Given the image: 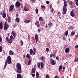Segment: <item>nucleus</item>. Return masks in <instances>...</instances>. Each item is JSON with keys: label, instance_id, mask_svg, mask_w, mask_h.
<instances>
[{"label": "nucleus", "instance_id": "f257e3e1", "mask_svg": "<svg viewBox=\"0 0 78 78\" xmlns=\"http://www.w3.org/2000/svg\"><path fill=\"white\" fill-rule=\"evenodd\" d=\"M16 68L17 69L16 72L19 74L22 73V66L21 64L20 63H17L16 64Z\"/></svg>", "mask_w": 78, "mask_h": 78}, {"label": "nucleus", "instance_id": "f03ea898", "mask_svg": "<svg viewBox=\"0 0 78 78\" xmlns=\"http://www.w3.org/2000/svg\"><path fill=\"white\" fill-rule=\"evenodd\" d=\"M7 59L5 61V65L4 66V68H5L6 67V66L7 65V63L9 64H10L11 63V61H12V58L9 55L7 57Z\"/></svg>", "mask_w": 78, "mask_h": 78}, {"label": "nucleus", "instance_id": "7ed1b4c3", "mask_svg": "<svg viewBox=\"0 0 78 78\" xmlns=\"http://www.w3.org/2000/svg\"><path fill=\"white\" fill-rule=\"evenodd\" d=\"M64 6L63 8V12L62 14L63 15L66 14V13L67 12V9L66 8L67 7V1H65L64 2Z\"/></svg>", "mask_w": 78, "mask_h": 78}, {"label": "nucleus", "instance_id": "20e7f679", "mask_svg": "<svg viewBox=\"0 0 78 78\" xmlns=\"http://www.w3.org/2000/svg\"><path fill=\"white\" fill-rule=\"evenodd\" d=\"M14 5H11L10 7V8L9 10V12H10V11H12V10H13V9H14Z\"/></svg>", "mask_w": 78, "mask_h": 78}, {"label": "nucleus", "instance_id": "39448f33", "mask_svg": "<svg viewBox=\"0 0 78 78\" xmlns=\"http://www.w3.org/2000/svg\"><path fill=\"white\" fill-rule=\"evenodd\" d=\"M15 6L16 8H17V7H20V2H19L17 1L16 2Z\"/></svg>", "mask_w": 78, "mask_h": 78}, {"label": "nucleus", "instance_id": "423d86ee", "mask_svg": "<svg viewBox=\"0 0 78 78\" xmlns=\"http://www.w3.org/2000/svg\"><path fill=\"white\" fill-rule=\"evenodd\" d=\"M9 28V25H4V29L5 30H7Z\"/></svg>", "mask_w": 78, "mask_h": 78}, {"label": "nucleus", "instance_id": "0eeeda50", "mask_svg": "<svg viewBox=\"0 0 78 78\" xmlns=\"http://www.w3.org/2000/svg\"><path fill=\"white\" fill-rule=\"evenodd\" d=\"M70 15L72 17H75V13L73 11H71V12Z\"/></svg>", "mask_w": 78, "mask_h": 78}, {"label": "nucleus", "instance_id": "6e6552de", "mask_svg": "<svg viewBox=\"0 0 78 78\" xmlns=\"http://www.w3.org/2000/svg\"><path fill=\"white\" fill-rule=\"evenodd\" d=\"M9 53L10 55H14V52L13 51H12V50H10L9 51Z\"/></svg>", "mask_w": 78, "mask_h": 78}, {"label": "nucleus", "instance_id": "1a4fd4ad", "mask_svg": "<svg viewBox=\"0 0 78 78\" xmlns=\"http://www.w3.org/2000/svg\"><path fill=\"white\" fill-rule=\"evenodd\" d=\"M51 64L52 65H55L56 64V62L54 60H53L51 62Z\"/></svg>", "mask_w": 78, "mask_h": 78}, {"label": "nucleus", "instance_id": "9d476101", "mask_svg": "<svg viewBox=\"0 0 78 78\" xmlns=\"http://www.w3.org/2000/svg\"><path fill=\"white\" fill-rule=\"evenodd\" d=\"M17 78H22V76L21 74H17Z\"/></svg>", "mask_w": 78, "mask_h": 78}, {"label": "nucleus", "instance_id": "9b49d317", "mask_svg": "<svg viewBox=\"0 0 78 78\" xmlns=\"http://www.w3.org/2000/svg\"><path fill=\"white\" fill-rule=\"evenodd\" d=\"M69 51V48H67L65 49V52L66 53H68Z\"/></svg>", "mask_w": 78, "mask_h": 78}, {"label": "nucleus", "instance_id": "f8f14e48", "mask_svg": "<svg viewBox=\"0 0 78 78\" xmlns=\"http://www.w3.org/2000/svg\"><path fill=\"white\" fill-rule=\"evenodd\" d=\"M3 28V23H2L1 22L0 23V29L2 30Z\"/></svg>", "mask_w": 78, "mask_h": 78}, {"label": "nucleus", "instance_id": "ddd939ff", "mask_svg": "<svg viewBox=\"0 0 78 78\" xmlns=\"http://www.w3.org/2000/svg\"><path fill=\"white\" fill-rule=\"evenodd\" d=\"M12 34V35L14 36V37H16V33H15L14 32V31H12V32L11 33Z\"/></svg>", "mask_w": 78, "mask_h": 78}, {"label": "nucleus", "instance_id": "4468645a", "mask_svg": "<svg viewBox=\"0 0 78 78\" xmlns=\"http://www.w3.org/2000/svg\"><path fill=\"white\" fill-rule=\"evenodd\" d=\"M30 22V20H26L24 21V23H29Z\"/></svg>", "mask_w": 78, "mask_h": 78}, {"label": "nucleus", "instance_id": "2eb2a0df", "mask_svg": "<svg viewBox=\"0 0 78 78\" xmlns=\"http://www.w3.org/2000/svg\"><path fill=\"white\" fill-rule=\"evenodd\" d=\"M17 22H20V18H16L15 20Z\"/></svg>", "mask_w": 78, "mask_h": 78}, {"label": "nucleus", "instance_id": "dca6fc26", "mask_svg": "<svg viewBox=\"0 0 78 78\" xmlns=\"http://www.w3.org/2000/svg\"><path fill=\"white\" fill-rule=\"evenodd\" d=\"M48 25L49 26V28H50L51 26L53 25V23H51L50 22L48 24Z\"/></svg>", "mask_w": 78, "mask_h": 78}, {"label": "nucleus", "instance_id": "f3484780", "mask_svg": "<svg viewBox=\"0 0 78 78\" xmlns=\"http://www.w3.org/2000/svg\"><path fill=\"white\" fill-rule=\"evenodd\" d=\"M41 68H42L44 67V64L43 62H40Z\"/></svg>", "mask_w": 78, "mask_h": 78}, {"label": "nucleus", "instance_id": "a211bd4d", "mask_svg": "<svg viewBox=\"0 0 78 78\" xmlns=\"http://www.w3.org/2000/svg\"><path fill=\"white\" fill-rule=\"evenodd\" d=\"M26 57L29 58V59H30L31 58L30 55L29 54H27V55H26Z\"/></svg>", "mask_w": 78, "mask_h": 78}, {"label": "nucleus", "instance_id": "6ab92c4d", "mask_svg": "<svg viewBox=\"0 0 78 78\" xmlns=\"http://www.w3.org/2000/svg\"><path fill=\"white\" fill-rule=\"evenodd\" d=\"M6 41H7L10 43H11L12 42V39H6Z\"/></svg>", "mask_w": 78, "mask_h": 78}, {"label": "nucleus", "instance_id": "aec40b11", "mask_svg": "<svg viewBox=\"0 0 78 78\" xmlns=\"http://www.w3.org/2000/svg\"><path fill=\"white\" fill-rule=\"evenodd\" d=\"M32 72L33 73H34L36 72V68H32Z\"/></svg>", "mask_w": 78, "mask_h": 78}, {"label": "nucleus", "instance_id": "412c9836", "mask_svg": "<svg viewBox=\"0 0 78 78\" xmlns=\"http://www.w3.org/2000/svg\"><path fill=\"white\" fill-rule=\"evenodd\" d=\"M35 24L36 25H37V27H39V23L38 22V21L36 22Z\"/></svg>", "mask_w": 78, "mask_h": 78}, {"label": "nucleus", "instance_id": "4be33fe9", "mask_svg": "<svg viewBox=\"0 0 78 78\" xmlns=\"http://www.w3.org/2000/svg\"><path fill=\"white\" fill-rule=\"evenodd\" d=\"M39 21L40 22H41V21H43V20H44V19H43V18H42V17H40L39 18Z\"/></svg>", "mask_w": 78, "mask_h": 78}, {"label": "nucleus", "instance_id": "5701e85b", "mask_svg": "<svg viewBox=\"0 0 78 78\" xmlns=\"http://www.w3.org/2000/svg\"><path fill=\"white\" fill-rule=\"evenodd\" d=\"M37 66L38 68H40L41 66V63L40 62H37Z\"/></svg>", "mask_w": 78, "mask_h": 78}, {"label": "nucleus", "instance_id": "b1692460", "mask_svg": "<svg viewBox=\"0 0 78 78\" xmlns=\"http://www.w3.org/2000/svg\"><path fill=\"white\" fill-rule=\"evenodd\" d=\"M30 55H32L33 53V50L32 49H31L30 51Z\"/></svg>", "mask_w": 78, "mask_h": 78}, {"label": "nucleus", "instance_id": "393cba45", "mask_svg": "<svg viewBox=\"0 0 78 78\" xmlns=\"http://www.w3.org/2000/svg\"><path fill=\"white\" fill-rule=\"evenodd\" d=\"M8 22H9V23H11V18H10V17H8Z\"/></svg>", "mask_w": 78, "mask_h": 78}, {"label": "nucleus", "instance_id": "a878e982", "mask_svg": "<svg viewBox=\"0 0 78 78\" xmlns=\"http://www.w3.org/2000/svg\"><path fill=\"white\" fill-rule=\"evenodd\" d=\"M63 69L62 67V66H60L59 67L58 69H59V71H60V70L61 69Z\"/></svg>", "mask_w": 78, "mask_h": 78}, {"label": "nucleus", "instance_id": "bb28decb", "mask_svg": "<svg viewBox=\"0 0 78 78\" xmlns=\"http://www.w3.org/2000/svg\"><path fill=\"white\" fill-rule=\"evenodd\" d=\"M31 58L30 59V60H29V61L28 62V65H29L31 63Z\"/></svg>", "mask_w": 78, "mask_h": 78}, {"label": "nucleus", "instance_id": "cd10ccee", "mask_svg": "<svg viewBox=\"0 0 78 78\" xmlns=\"http://www.w3.org/2000/svg\"><path fill=\"white\" fill-rule=\"evenodd\" d=\"M41 8L43 10V9H45V6L44 5H41Z\"/></svg>", "mask_w": 78, "mask_h": 78}, {"label": "nucleus", "instance_id": "c85d7f7f", "mask_svg": "<svg viewBox=\"0 0 78 78\" xmlns=\"http://www.w3.org/2000/svg\"><path fill=\"white\" fill-rule=\"evenodd\" d=\"M24 10L25 11H28L29 10L27 8H26L25 7H24Z\"/></svg>", "mask_w": 78, "mask_h": 78}, {"label": "nucleus", "instance_id": "c756f323", "mask_svg": "<svg viewBox=\"0 0 78 78\" xmlns=\"http://www.w3.org/2000/svg\"><path fill=\"white\" fill-rule=\"evenodd\" d=\"M6 14L3 13L2 14V17L4 19H5L6 17Z\"/></svg>", "mask_w": 78, "mask_h": 78}, {"label": "nucleus", "instance_id": "7c9ffc66", "mask_svg": "<svg viewBox=\"0 0 78 78\" xmlns=\"http://www.w3.org/2000/svg\"><path fill=\"white\" fill-rule=\"evenodd\" d=\"M3 47L2 46H0V52H2V51Z\"/></svg>", "mask_w": 78, "mask_h": 78}, {"label": "nucleus", "instance_id": "2f4dec72", "mask_svg": "<svg viewBox=\"0 0 78 78\" xmlns=\"http://www.w3.org/2000/svg\"><path fill=\"white\" fill-rule=\"evenodd\" d=\"M36 77L40 76L39 73L38 72H37L36 73Z\"/></svg>", "mask_w": 78, "mask_h": 78}, {"label": "nucleus", "instance_id": "473e14b6", "mask_svg": "<svg viewBox=\"0 0 78 78\" xmlns=\"http://www.w3.org/2000/svg\"><path fill=\"white\" fill-rule=\"evenodd\" d=\"M35 11H36V13L37 14H38V12H39V11L36 8V9Z\"/></svg>", "mask_w": 78, "mask_h": 78}, {"label": "nucleus", "instance_id": "72a5a7b5", "mask_svg": "<svg viewBox=\"0 0 78 78\" xmlns=\"http://www.w3.org/2000/svg\"><path fill=\"white\" fill-rule=\"evenodd\" d=\"M35 39H38V35H37V34H36L35 35Z\"/></svg>", "mask_w": 78, "mask_h": 78}, {"label": "nucleus", "instance_id": "f704fd0d", "mask_svg": "<svg viewBox=\"0 0 78 78\" xmlns=\"http://www.w3.org/2000/svg\"><path fill=\"white\" fill-rule=\"evenodd\" d=\"M20 42H21L20 45L21 46H22L23 44V41L22 40H21Z\"/></svg>", "mask_w": 78, "mask_h": 78}, {"label": "nucleus", "instance_id": "c9c22d12", "mask_svg": "<svg viewBox=\"0 0 78 78\" xmlns=\"http://www.w3.org/2000/svg\"><path fill=\"white\" fill-rule=\"evenodd\" d=\"M75 34V32L74 31H72L71 33V34H72L73 35H74Z\"/></svg>", "mask_w": 78, "mask_h": 78}, {"label": "nucleus", "instance_id": "e433bc0d", "mask_svg": "<svg viewBox=\"0 0 78 78\" xmlns=\"http://www.w3.org/2000/svg\"><path fill=\"white\" fill-rule=\"evenodd\" d=\"M32 2V3H34V2H36V0H30Z\"/></svg>", "mask_w": 78, "mask_h": 78}, {"label": "nucleus", "instance_id": "4c0bfd02", "mask_svg": "<svg viewBox=\"0 0 78 78\" xmlns=\"http://www.w3.org/2000/svg\"><path fill=\"white\" fill-rule=\"evenodd\" d=\"M49 51V48H46V51L48 52Z\"/></svg>", "mask_w": 78, "mask_h": 78}, {"label": "nucleus", "instance_id": "58836bf2", "mask_svg": "<svg viewBox=\"0 0 78 78\" xmlns=\"http://www.w3.org/2000/svg\"><path fill=\"white\" fill-rule=\"evenodd\" d=\"M69 4L70 5H72V4L73 3V2H72V1H69Z\"/></svg>", "mask_w": 78, "mask_h": 78}, {"label": "nucleus", "instance_id": "ea45409f", "mask_svg": "<svg viewBox=\"0 0 78 78\" xmlns=\"http://www.w3.org/2000/svg\"><path fill=\"white\" fill-rule=\"evenodd\" d=\"M46 78H49V76L48 74H46Z\"/></svg>", "mask_w": 78, "mask_h": 78}, {"label": "nucleus", "instance_id": "a19ab883", "mask_svg": "<svg viewBox=\"0 0 78 78\" xmlns=\"http://www.w3.org/2000/svg\"><path fill=\"white\" fill-rule=\"evenodd\" d=\"M65 33L66 36H67V35H68V31H66L65 32Z\"/></svg>", "mask_w": 78, "mask_h": 78}, {"label": "nucleus", "instance_id": "79ce46f5", "mask_svg": "<svg viewBox=\"0 0 78 78\" xmlns=\"http://www.w3.org/2000/svg\"><path fill=\"white\" fill-rule=\"evenodd\" d=\"M20 6L22 8H23V4L22 3H20Z\"/></svg>", "mask_w": 78, "mask_h": 78}, {"label": "nucleus", "instance_id": "37998d69", "mask_svg": "<svg viewBox=\"0 0 78 78\" xmlns=\"http://www.w3.org/2000/svg\"><path fill=\"white\" fill-rule=\"evenodd\" d=\"M45 57L44 56H42L41 57V59L42 60H43V59H45Z\"/></svg>", "mask_w": 78, "mask_h": 78}, {"label": "nucleus", "instance_id": "c03bdc74", "mask_svg": "<svg viewBox=\"0 0 78 78\" xmlns=\"http://www.w3.org/2000/svg\"><path fill=\"white\" fill-rule=\"evenodd\" d=\"M10 39H13V36L12 35H11L10 37Z\"/></svg>", "mask_w": 78, "mask_h": 78}, {"label": "nucleus", "instance_id": "a18cd8bd", "mask_svg": "<svg viewBox=\"0 0 78 78\" xmlns=\"http://www.w3.org/2000/svg\"><path fill=\"white\" fill-rule=\"evenodd\" d=\"M74 61L75 62H78V58H77V59H75V60H74Z\"/></svg>", "mask_w": 78, "mask_h": 78}, {"label": "nucleus", "instance_id": "49530a36", "mask_svg": "<svg viewBox=\"0 0 78 78\" xmlns=\"http://www.w3.org/2000/svg\"><path fill=\"white\" fill-rule=\"evenodd\" d=\"M53 55H52V53L51 54L50 58H52L53 57Z\"/></svg>", "mask_w": 78, "mask_h": 78}, {"label": "nucleus", "instance_id": "de8ad7c7", "mask_svg": "<svg viewBox=\"0 0 78 78\" xmlns=\"http://www.w3.org/2000/svg\"><path fill=\"white\" fill-rule=\"evenodd\" d=\"M33 49L34 52H36V49H35L34 48H33Z\"/></svg>", "mask_w": 78, "mask_h": 78}, {"label": "nucleus", "instance_id": "09e8293b", "mask_svg": "<svg viewBox=\"0 0 78 78\" xmlns=\"http://www.w3.org/2000/svg\"><path fill=\"white\" fill-rule=\"evenodd\" d=\"M56 59H57V60H59V58L58 57V56H57V57H56Z\"/></svg>", "mask_w": 78, "mask_h": 78}, {"label": "nucleus", "instance_id": "8fccbe9b", "mask_svg": "<svg viewBox=\"0 0 78 78\" xmlns=\"http://www.w3.org/2000/svg\"><path fill=\"white\" fill-rule=\"evenodd\" d=\"M46 4H49V3H50V2L48 1H46Z\"/></svg>", "mask_w": 78, "mask_h": 78}, {"label": "nucleus", "instance_id": "3c124183", "mask_svg": "<svg viewBox=\"0 0 78 78\" xmlns=\"http://www.w3.org/2000/svg\"><path fill=\"white\" fill-rule=\"evenodd\" d=\"M53 8H52L51 9V12H53Z\"/></svg>", "mask_w": 78, "mask_h": 78}, {"label": "nucleus", "instance_id": "603ef678", "mask_svg": "<svg viewBox=\"0 0 78 78\" xmlns=\"http://www.w3.org/2000/svg\"><path fill=\"white\" fill-rule=\"evenodd\" d=\"M23 58H24V59H25L26 55H25V54H24V55H23Z\"/></svg>", "mask_w": 78, "mask_h": 78}, {"label": "nucleus", "instance_id": "864d4df0", "mask_svg": "<svg viewBox=\"0 0 78 78\" xmlns=\"http://www.w3.org/2000/svg\"><path fill=\"white\" fill-rule=\"evenodd\" d=\"M55 78H59L58 76H55Z\"/></svg>", "mask_w": 78, "mask_h": 78}, {"label": "nucleus", "instance_id": "5fc2aeb1", "mask_svg": "<svg viewBox=\"0 0 78 78\" xmlns=\"http://www.w3.org/2000/svg\"><path fill=\"white\" fill-rule=\"evenodd\" d=\"M8 25V24L7 23V22L6 21V22H5V23L4 25Z\"/></svg>", "mask_w": 78, "mask_h": 78}, {"label": "nucleus", "instance_id": "6e6d98bb", "mask_svg": "<svg viewBox=\"0 0 78 78\" xmlns=\"http://www.w3.org/2000/svg\"><path fill=\"white\" fill-rule=\"evenodd\" d=\"M36 52L35 51H34L33 53V55H35V54H36Z\"/></svg>", "mask_w": 78, "mask_h": 78}, {"label": "nucleus", "instance_id": "4d7b16f0", "mask_svg": "<svg viewBox=\"0 0 78 78\" xmlns=\"http://www.w3.org/2000/svg\"><path fill=\"white\" fill-rule=\"evenodd\" d=\"M75 48H78V45H76Z\"/></svg>", "mask_w": 78, "mask_h": 78}, {"label": "nucleus", "instance_id": "13d9d810", "mask_svg": "<svg viewBox=\"0 0 78 78\" xmlns=\"http://www.w3.org/2000/svg\"><path fill=\"white\" fill-rule=\"evenodd\" d=\"M76 5L77 6H78V2H76Z\"/></svg>", "mask_w": 78, "mask_h": 78}, {"label": "nucleus", "instance_id": "bf43d9fd", "mask_svg": "<svg viewBox=\"0 0 78 78\" xmlns=\"http://www.w3.org/2000/svg\"><path fill=\"white\" fill-rule=\"evenodd\" d=\"M35 76V74H32V76L33 77H34Z\"/></svg>", "mask_w": 78, "mask_h": 78}, {"label": "nucleus", "instance_id": "052dcab7", "mask_svg": "<svg viewBox=\"0 0 78 78\" xmlns=\"http://www.w3.org/2000/svg\"><path fill=\"white\" fill-rule=\"evenodd\" d=\"M65 69V67L64 66H63V69H62L63 70H64Z\"/></svg>", "mask_w": 78, "mask_h": 78}, {"label": "nucleus", "instance_id": "680f3d73", "mask_svg": "<svg viewBox=\"0 0 78 78\" xmlns=\"http://www.w3.org/2000/svg\"><path fill=\"white\" fill-rule=\"evenodd\" d=\"M58 15H59V16H60V15H61V13L60 12H58Z\"/></svg>", "mask_w": 78, "mask_h": 78}, {"label": "nucleus", "instance_id": "e2e57ef3", "mask_svg": "<svg viewBox=\"0 0 78 78\" xmlns=\"http://www.w3.org/2000/svg\"><path fill=\"white\" fill-rule=\"evenodd\" d=\"M53 57L54 58H55V54H53Z\"/></svg>", "mask_w": 78, "mask_h": 78}, {"label": "nucleus", "instance_id": "0e129e2a", "mask_svg": "<svg viewBox=\"0 0 78 78\" xmlns=\"http://www.w3.org/2000/svg\"><path fill=\"white\" fill-rule=\"evenodd\" d=\"M45 27L46 28H47L48 27V25H47V24L46 25Z\"/></svg>", "mask_w": 78, "mask_h": 78}, {"label": "nucleus", "instance_id": "69168bd1", "mask_svg": "<svg viewBox=\"0 0 78 78\" xmlns=\"http://www.w3.org/2000/svg\"><path fill=\"white\" fill-rule=\"evenodd\" d=\"M38 31L39 33H40V32H41V29H38Z\"/></svg>", "mask_w": 78, "mask_h": 78}, {"label": "nucleus", "instance_id": "338daca9", "mask_svg": "<svg viewBox=\"0 0 78 78\" xmlns=\"http://www.w3.org/2000/svg\"><path fill=\"white\" fill-rule=\"evenodd\" d=\"M13 27L14 28H16V25L15 24L13 25Z\"/></svg>", "mask_w": 78, "mask_h": 78}, {"label": "nucleus", "instance_id": "774afa93", "mask_svg": "<svg viewBox=\"0 0 78 78\" xmlns=\"http://www.w3.org/2000/svg\"><path fill=\"white\" fill-rule=\"evenodd\" d=\"M36 77H37V78H41L40 77V76H36Z\"/></svg>", "mask_w": 78, "mask_h": 78}]
</instances>
